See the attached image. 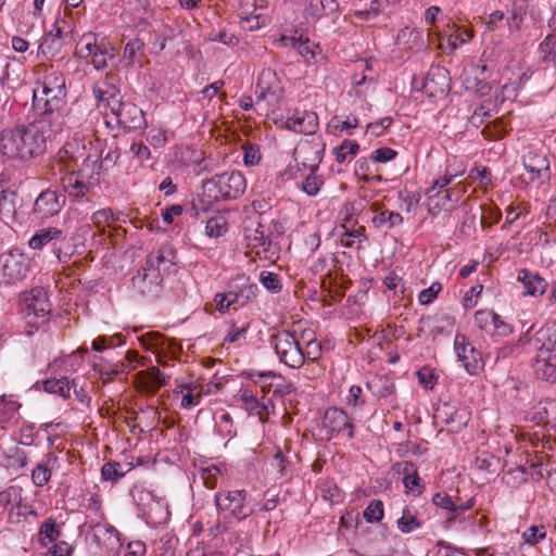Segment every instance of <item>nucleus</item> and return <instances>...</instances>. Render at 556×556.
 Masks as SVG:
<instances>
[{
  "mask_svg": "<svg viewBox=\"0 0 556 556\" xmlns=\"http://www.w3.org/2000/svg\"><path fill=\"white\" fill-rule=\"evenodd\" d=\"M291 41V46L304 58H314L315 51L314 48H317L313 42H311L308 39H302L291 37L289 39Z\"/></svg>",
  "mask_w": 556,
  "mask_h": 556,
  "instance_id": "nucleus-59",
  "label": "nucleus"
},
{
  "mask_svg": "<svg viewBox=\"0 0 556 556\" xmlns=\"http://www.w3.org/2000/svg\"><path fill=\"white\" fill-rule=\"evenodd\" d=\"M256 105L266 102L269 106L279 103L283 96V87L277 73L271 68H264L257 78L255 86Z\"/></svg>",
  "mask_w": 556,
  "mask_h": 556,
  "instance_id": "nucleus-10",
  "label": "nucleus"
},
{
  "mask_svg": "<svg viewBox=\"0 0 556 556\" xmlns=\"http://www.w3.org/2000/svg\"><path fill=\"white\" fill-rule=\"evenodd\" d=\"M52 476V470L47 465L38 464L31 470V481L36 486L46 485Z\"/></svg>",
  "mask_w": 556,
  "mask_h": 556,
  "instance_id": "nucleus-55",
  "label": "nucleus"
},
{
  "mask_svg": "<svg viewBox=\"0 0 556 556\" xmlns=\"http://www.w3.org/2000/svg\"><path fill=\"white\" fill-rule=\"evenodd\" d=\"M240 400L249 414L257 416H262V414L267 409V405L269 403V401L267 403L258 401L252 391H249L248 389L240 390Z\"/></svg>",
  "mask_w": 556,
  "mask_h": 556,
  "instance_id": "nucleus-33",
  "label": "nucleus"
},
{
  "mask_svg": "<svg viewBox=\"0 0 556 556\" xmlns=\"http://www.w3.org/2000/svg\"><path fill=\"white\" fill-rule=\"evenodd\" d=\"M29 264L26 255L17 249L0 255V283L14 285L26 278Z\"/></svg>",
  "mask_w": 556,
  "mask_h": 556,
  "instance_id": "nucleus-9",
  "label": "nucleus"
},
{
  "mask_svg": "<svg viewBox=\"0 0 556 556\" xmlns=\"http://www.w3.org/2000/svg\"><path fill=\"white\" fill-rule=\"evenodd\" d=\"M215 504L218 511H226L237 520H244L255 511L248 503V492L245 490L217 492Z\"/></svg>",
  "mask_w": 556,
  "mask_h": 556,
  "instance_id": "nucleus-8",
  "label": "nucleus"
},
{
  "mask_svg": "<svg viewBox=\"0 0 556 556\" xmlns=\"http://www.w3.org/2000/svg\"><path fill=\"white\" fill-rule=\"evenodd\" d=\"M65 172L66 174L62 178V185L67 194L76 199L85 197L89 191L90 185L84 180L80 170Z\"/></svg>",
  "mask_w": 556,
  "mask_h": 556,
  "instance_id": "nucleus-25",
  "label": "nucleus"
},
{
  "mask_svg": "<svg viewBox=\"0 0 556 556\" xmlns=\"http://www.w3.org/2000/svg\"><path fill=\"white\" fill-rule=\"evenodd\" d=\"M63 230L58 227L41 228L29 239L28 245L33 250H41L52 241L61 240Z\"/></svg>",
  "mask_w": 556,
  "mask_h": 556,
  "instance_id": "nucleus-28",
  "label": "nucleus"
},
{
  "mask_svg": "<svg viewBox=\"0 0 556 556\" xmlns=\"http://www.w3.org/2000/svg\"><path fill=\"white\" fill-rule=\"evenodd\" d=\"M465 173V168L459 172L451 173L446 170L445 175L435 179L430 188L427 189L426 194L429 198H432L438 194L435 190H440L448 186L457 176H460Z\"/></svg>",
  "mask_w": 556,
  "mask_h": 556,
  "instance_id": "nucleus-50",
  "label": "nucleus"
},
{
  "mask_svg": "<svg viewBox=\"0 0 556 556\" xmlns=\"http://www.w3.org/2000/svg\"><path fill=\"white\" fill-rule=\"evenodd\" d=\"M102 479L105 481L116 482L125 476L122 465L117 462L105 463L101 468Z\"/></svg>",
  "mask_w": 556,
  "mask_h": 556,
  "instance_id": "nucleus-52",
  "label": "nucleus"
},
{
  "mask_svg": "<svg viewBox=\"0 0 556 556\" xmlns=\"http://www.w3.org/2000/svg\"><path fill=\"white\" fill-rule=\"evenodd\" d=\"M162 280V274L156 269L143 267L142 273L132 278V286L141 295H149L159 290Z\"/></svg>",
  "mask_w": 556,
  "mask_h": 556,
  "instance_id": "nucleus-22",
  "label": "nucleus"
},
{
  "mask_svg": "<svg viewBox=\"0 0 556 556\" xmlns=\"http://www.w3.org/2000/svg\"><path fill=\"white\" fill-rule=\"evenodd\" d=\"M372 223L376 227L388 225L389 228H392L403 223V216L397 212L386 210L376 215Z\"/></svg>",
  "mask_w": 556,
  "mask_h": 556,
  "instance_id": "nucleus-45",
  "label": "nucleus"
},
{
  "mask_svg": "<svg viewBox=\"0 0 556 556\" xmlns=\"http://www.w3.org/2000/svg\"><path fill=\"white\" fill-rule=\"evenodd\" d=\"M358 126V119L355 116H348L345 119H342L341 116H333L328 125L327 128L329 132L336 134V132H342V131H350Z\"/></svg>",
  "mask_w": 556,
  "mask_h": 556,
  "instance_id": "nucleus-39",
  "label": "nucleus"
},
{
  "mask_svg": "<svg viewBox=\"0 0 556 556\" xmlns=\"http://www.w3.org/2000/svg\"><path fill=\"white\" fill-rule=\"evenodd\" d=\"M523 165L530 174V180L549 178V162L545 154L529 152L523 156Z\"/></svg>",
  "mask_w": 556,
  "mask_h": 556,
  "instance_id": "nucleus-23",
  "label": "nucleus"
},
{
  "mask_svg": "<svg viewBox=\"0 0 556 556\" xmlns=\"http://www.w3.org/2000/svg\"><path fill=\"white\" fill-rule=\"evenodd\" d=\"M285 126L294 132L311 135L318 127V117L316 113L311 111H294L286 118Z\"/></svg>",
  "mask_w": 556,
  "mask_h": 556,
  "instance_id": "nucleus-19",
  "label": "nucleus"
},
{
  "mask_svg": "<svg viewBox=\"0 0 556 556\" xmlns=\"http://www.w3.org/2000/svg\"><path fill=\"white\" fill-rule=\"evenodd\" d=\"M176 252L169 245H162L156 251H152L146 260V266L150 269H156L160 274L162 270H168L174 264Z\"/></svg>",
  "mask_w": 556,
  "mask_h": 556,
  "instance_id": "nucleus-24",
  "label": "nucleus"
},
{
  "mask_svg": "<svg viewBox=\"0 0 556 556\" xmlns=\"http://www.w3.org/2000/svg\"><path fill=\"white\" fill-rule=\"evenodd\" d=\"M546 538V530L544 526H531L523 533L522 539L526 544L531 546L536 545L539 542Z\"/></svg>",
  "mask_w": 556,
  "mask_h": 556,
  "instance_id": "nucleus-54",
  "label": "nucleus"
},
{
  "mask_svg": "<svg viewBox=\"0 0 556 556\" xmlns=\"http://www.w3.org/2000/svg\"><path fill=\"white\" fill-rule=\"evenodd\" d=\"M538 420L544 424H556V400H545L536 407Z\"/></svg>",
  "mask_w": 556,
  "mask_h": 556,
  "instance_id": "nucleus-42",
  "label": "nucleus"
},
{
  "mask_svg": "<svg viewBox=\"0 0 556 556\" xmlns=\"http://www.w3.org/2000/svg\"><path fill=\"white\" fill-rule=\"evenodd\" d=\"M364 228H359L352 231H345L341 237V244L345 248H361L362 242L365 240V236L363 235Z\"/></svg>",
  "mask_w": 556,
  "mask_h": 556,
  "instance_id": "nucleus-61",
  "label": "nucleus"
},
{
  "mask_svg": "<svg viewBox=\"0 0 556 556\" xmlns=\"http://www.w3.org/2000/svg\"><path fill=\"white\" fill-rule=\"evenodd\" d=\"M93 96L100 110H110V113L122 102L119 89L108 78L93 87Z\"/></svg>",
  "mask_w": 556,
  "mask_h": 556,
  "instance_id": "nucleus-18",
  "label": "nucleus"
},
{
  "mask_svg": "<svg viewBox=\"0 0 556 556\" xmlns=\"http://www.w3.org/2000/svg\"><path fill=\"white\" fill-rule=\"evenodd\" d=\"M321 430L328 440L342 437L348 440L354 437V427L346 413L337 407L328 408L323 417Z\"/></svg>",
  "mask_w": 556,
  "mask_h": 556,
  "instance_id": "nucleus-11",
  "label": "nucleus"
},
{
  "mask_svg": "<svg viewBox=\"0 0 556 556\" xmlns=\"http://www.w3.org/2000/svg\"><path fill=\"white\" fill-rule=\"evenodd\" d=\"M225 325L228 329L223 343L232 344L245 339L251 323L247 318H230L226 320Z\"/></svg>",
  "mask_w": 556,
  "mask_h": 556,
  "instance_id": "nucleus-27",
  "label": "nucleus"
},
{
  "mask_svg": "<svg viewBox=\"0 0 556 556\" xmlns=\"http://www.w3.org/2000/svg\"><path fill=\"white\" fill-rule=\"evenodd\" d=\"M210 40L220 42L228 47H236L239 43L238 37L232 33L227 31L226 29L211 31Z\"/></svg>",
  "mask_w": 556,
  "mask_h": 556,
  "instance_id": "nucleus-62",
  "label": "nucleus"
},
{
  "mask_svg": "<svg viewBox=\"0 0 556 556\" xmlns=\"http://www.w3.org/2000/svg\"><path fill=\"white\" fill-rule=\"evenodd\" d=\"M479 327L491 336L506 337L514 330V325L502 315H476Z\"/></svg>",
  "mask_w": 556,
  "mask_h": 556,
  "instance_id": "nucleus-21",
  "label": "nucleus"
},
{
  "mask_svg": "<svg viewBox=\"0 0 556 556\" xmlns=\"http://www.w3.org/2000/svg\"><path fill=\"white\" fill-rule=\"evenodd\" d=\"M359 144L356 141L343 140L340 146L333 149L336 161L340 164L352 160L358 152Z\"/></svg>",
  "mask_w": 556,
  "mask_h": 556,
  "instance_id": "nucleus-36",
  "label": "nucleus"
},
{
  "mask_svg": "<svg viewBox=\"0 0 556 556\" xmlns=\"http://www.w3.org/2000/svg\"><path fill=\"white\" fill-rule=\"evenodd\" d=\"M396 526L402 533H410L421 527L417 518V511L410 507H405L402 516L396 520Z\"/></svg>",
  "mask_w": 556,
  "mask_h": 556,
  "instance_id": "nucleus-34",
  "label": "nucleus"
},
{
  "mask_svg": "<svg viewBox=\"0 0 556 556\" xmlns=\"http://www.w3.org/2000/svg\"><path fill=\"white\" fill-rule=\"evenodd\" d=\"M39 535L42 544L53 543L59 539L60 530L56 523L50 519L42 522Z\"/></svg>",
  "mask_w": 556,
  "mask_h": 556,
  "instance_id": "nucleus-51",
  "label": "nucleus"
},
{
  "mask_svg": "<svg viewBox=\"0 0 556 556\" xmlns=\"http://www.w3.org/2000/svg\"><path fill=\"white\" fill-rule=\"evenodd\" d=\"M441 291L442 285L439 281H434L429 288L419 292L418 301L421 305H428L437 299Z\"/></svg>",
  "mask_w": 556,
  "mask_h": 556,
  "instance_id": "nucleus-60",
  "label": "nucleus"
},
{
  "mask_svg": "<svg viewBox=\"0 0 556 556\" xmlns=\"http://www.w3.org/2000/svg\"><path fill=\"white\" fill-rule=\"evenodd\" d=\"M91 151V141L74 137L64 143L54 159L62 166V170H76L79 163L83 167H94L99 163V156L97 151L94 153Z\"/></svg>",
  "mask_w": 556,
  "mask_h": 556,
  "instance_id": "nucleus-5",
  "label": "nucleus"
},
{
  "mask_svg": "<svg viewBox=\"0 0 556 556\" xmlns=\"http://www.w3.org/2000/svg\"><path fill=\"white\" fill-rule=\"evenodd\" d=\"M518 280L522 282L526 295H542L547 288V282L538 273L528 269H520L518 271Z\"/></svg>",
  "mask_w": 556,
  "mask_h": 556,
  "instance_id": "nucleus-26",
  "label": "nucleus"
},
{
  "mask_svg": "<svg viewBox=\"0 0 556 556\" xmlns=\"http://www.w3.org/2000/svg\"><path fill=\"white\" fill-rule=\"evenodd\" d=\"M538 341L542 342L531 361V368L536 379L547 383H556V327L539 332Z\"/></svg>",
  "mask_w": 556,
  "mask_h": 556,
  "instance_id": "nucleus-3",
  "label": "nucleus"
},
{
  "mask_svg": "<svg viewBox=\"0 0 556 556\" xmlns=\"http://www.w3.org/2000/svg\"><path fill=\"white\" fill-rule=\"evenodd\" d=\"M22 502V489L18 486H9L0 492V506L13 509Z\"/></svg>",
  "mask_w": 556,
  "mask_h": 556,
  "instance_id": "nucleus-43",
  "label": "nucleus"
},
{
  "mask_svg": "<svg viewBox=\"0 0 556 556\" xmlns=\"http://www.w3.org/2000/svg\"><path fill=\"white\" fill-rule=\"evenodd\" d=\"M53 130V122L40 116L29 123L16 124L0 131V153L10 160L28 162L47 151V142Z\"/></svg>",
  "mask_w": 556,
  "mask_h": 556,
  "instance_id": "nucleus-1",
  "label": "nucleus"
},
{
  "mask_svg": "<svg viewBox=\"0 0 556 556\" xmlns=\"http://www.w3.org/2000/svg\"><path fill=\"white\" fill-rule=\"evenodd\" d=\"M454 349L469 375H477L483 369L484 363L481 353L471 345L464 334H456Z\"/></svg>",
  "mask_w": 556,
  "mask_h": 556,
  "instance_id": "nucleus-14",
  "label": "nucleus"
},
{
  "mask_svg": "<svg viewBox=\"0 0 556 556\" xmlns=\"http://www.w3.org/2000/svg\"><path fill=\"white\" fill-rule=\"evenodd\" d=\"M244 240L251 250L262 248L269 251L271 240L265 225L258 219H249L243 228Z\"/></svg>",
  "mask_w": 556,
  "mask_h": 556,
  "instance_id": "nucleus-17",
  "label": "nucleus"
},
{
  "mask_svg": "<svg viewBox=\"0 0 556 556\" xmlns=\"http://www.w3.org/2000/svg\"><path fill=\"white\" fill-rule=\"evenodd\" d=\"M144 375V388L150 393H155L162 386L165 384V377L157 367H151Z\"/></svg>",
  "mask_w": 556,
  "mask_h": 556,
  "instance_id": "nucleus-41",
  "label": "nucleus"
},
{
  "mask_svg": "<svg viewBox=\"0 0 556 556\" xmlns=\"http://www.w3.org/2000/svg\"><path fill=\"white\" fill-rule=\"evenodd\" d=\"M540 51L543 54V62H554V55L556 53V34L545 37V39L540 43Z\"/></svg>",
  "mask_w": 556,
  "mask_h": 556,
  "instance_id": "nucleus-56",
  "label": "nucleus"
},
{
  "mask_svg": "<svg viewBox=\"0 0 556 556\" xmlns=\"http://www.w3.org/2000/svg\"><path fill=\"white\" fill-rule=\"evenodd\" d=\"M68 38V33H63L59 26L53 25V28L45 35L39 46V51L43 55L52 59L62 52V49L67 43Z\"/></svg>",
  "mask_w": 556,
  "mask_h": 556,
  "instance_id": "nucleus-20",
  "label": "nucleus"
},
{
  "mask_svg": "<svg viewBox=\"0 0 556 556\" xmlns=\"http://www.w3.org/2000/svg\"><path fill=\"white\" fill-rule=\"evenodd\" d=\"M66 198L56 190L46 189L35 199L31 215L38 220H47L56 216L64 207Z\"/></svg>",
  "mask_w": 556,
  "mask_h": 556,
  "instance_id": "nucleus-12",
  "label": "nucleus"
},
{
  "mask_svg": "<svg viewBox=\"0 0 556 556\" xmlns=\"http://www.w3.org/2000/svg\"><path fill=\"white\" fill-rule=\"evenodd\" d=\"M227 230L226 218L222 215L211 217L205 225V235L210 238H218Z\"/></svg>",
  "mask_w": 556,
  "mask_h": 556,
  "instance_id": "nucleus-46",
  "label": "nucleus"
},
{
  "mask_svg": "<svg viewBox=\"0 0 556 556\" xmlns=\"http://www.w3.org/2000/svg\"><path fill=\"white\" fill-rule=\"evenodd\" d=\"M257 290V285L252 282L249 277L238 275L229 282L226 292L215 295L216 308L220 313L225 309H241L255 299Z\"/></svg>",
  "mask_w": 556,
  "mask_h": 556,
  "instance_id": "nucleus-6",
  "label": "nucleus"
},
{
  "mask_svg": "<svg viewBox=\"0 0 556 556\" xmlns=\"http://www.w3.org/2000/svg\"><path fill=\"white\" fill-rule=\"evenodd\" d=\"M92 534L99 545L114 547L118 543L117 531L109 523H97L92 527Z\"/></svg>",
  "mask_w": 556,
  "mask_h": 556,
  "instance_id": "nucleus-32",
  "label": "nucleus"
},
{
  "mask_svg": "<svg viewBox=\"0 0 556 556\" xmlns=\"http://www.w3.org/2000/svg\"><path fill=\"white\" fill-rule=\"evenodd\" d=\"M202 187L204 193H206L210 199L214 201H227L242 195L247 188V181L242 173L230 170L205 179Z\"/></svg>",
  "mask_w": 556,
  "mask_h": 556,
  "instance_id": "nucleus-4",
  "label": "nucleus"
},
{
  "mask_svg": "<svg viewBox=\"0 0 556 556\" xmlns=\"http://www.w3.org/2000/svg\"><path fill=\"white\" fill-rule=\"evenodd\" d=\"M404 473L403 482L406 489L414 491L415 486H419L420 478L417 473L415 465L410 462H403L400 464Z\"/></svg>",
  "mask_w": 556,
  "mask_h": 556,
  "instance_id": "nucleus-48",
  "label": "nucleus"
},
{
  "mask_svg": "<svg viewBox=\"0 0 556 556\" xmlns=\"http://www.w3.org/2000/svg\"><path fill=\"white\" fill-rule=\"evenodd\" d=\"M318 169V165H314L311 168V173L306 176V178L302 182V190L309 197L316 195L320 187L324 184L321 176L316 174Z\"/></svg>",
  "mask_w": 556,
  "mask_h": 556,
  "instance_id": "nucleus-44",
  "label": "nucleus"
},
{
  "mask_svg": "<svg viewBox=\"0 0 556 556\" xmlns=\"http://www.w3.org/2000/svg\"><path fill=\"white\" fill-rule=\"evenodd\" d=\"M20 404L15 401H5L3 396L0 397V427L4 428L5 425L13 422L16 418Z\"/></svg>",
  "mask_w": 556,
  "mask_h": 556,
  "instance_id": "nucleus-38",
  "label": "nucleus"
},
{
  "mask_svg": "<svg viewBox=\"0 0 556 556\" xmlns=\"http://www.w3.org/2000/svg\"><path fill=\"white\" fill-rule=\"evenodd\" d=\"M368 390L379 399H388L395 393V383L389 376H375L366 383Z\"/></svg>",
  "mask_w": 556,
  "mask_h": 556,
  "instance_id": "nucleus-29",
  "label": "nucleus"
},
{
  "mask_svg": "<svg viewBox=\"0 0 556 556\" xmlns=\"http://www.w3.org/2000/svg\"><path fill=\"white\" fill-rule=\"evenodd\" d=\"M18 305L25 313H51V303L43 287H34L21 292Z\"/></svg>",
  "mask_w": 556,
  "mask_h": 556,
  "instance_id": "nucleus-15",
  "label": "nucleus"
},
{
  "mask_svg": "<svg viewBox=\"0 0 556 556\" xmlns=\"http://www.w3.org/2000/svg\"><path fill=\"white\" fill-rule=\"evenodd\" d=\"M451 78L443 66H431L424 81V90L430 97L444 96L450 90Z\"/></svg>",
  "mask_w": 556,
  "mask_h": 556,
  "instance_id": "nucleus-16",
  "label": "nucleus"
},
{
  "mask_svg": "<svg viewBox=\"0 0 556 556\" xmlns=\"http://www.w3.org/2000/svg\"><path fill=\"white\" fill-rule=\"evenodd\" d=\"M132 10L139 20L136 26L146 27L149 18L152 16L150 0H135Z\"/></svg>",
  "mask_w": 556,
  "mask_h": 556,
  "instance_id": "nucleus-47",
  "label": "nucleus"
},
{
  "mask_svg": "<svg viewBox=\"0 0 556 556\" xmlns=\"http://www.w3.org/2000/svg\"><path fill=\"white\" fill-rule=\"evenodd\" d=\"M448 409H453L450 416L445 419L446 424L452 425L453 430L458 431L463 429L469 420V414L466 409H455L454 407L447 406Z\"/></svg>",
  "mask_w": 556,
  "mask_h": 556,
  "instance_id": "nucleus-53",
  "label": "nucleus"
},
{
  "mask_svg": "<svg viewBox=\"0 0 556 556\" xmlns=\"http://www.w3.org/2000/svg\"><path fill=\"white\" fill-rule=\"evenodd\" d=\"M180 160L185 166H193L197 175L211 170L205 163V154L202 150L187 147L181 151Z\"/></svg>",
  "mask_w": 556,
  "mask_h": 556,
  "instance_id": "nucleus-30",
  "label": "nucleus"
},
{
  "mask_svg": "<svg viewBox=\"0 0 556 556\" xmlns=\"http://www.w3.org/2000/svg\"><path fill=\"white\" fill-rule=\"evenodd\" d=\"M260 281L264 288L273 293L279 292L282 288L280 277L271 271H262L260 275Z\"/></svg>",
  "mask_w": 556,
  "mask_h": 556,
  "instance_id": "nucleus-57",
  "label": "nucleus"
},
{
  "mask_svg": "<svg viewBox=\"0 0 556 556\" xmlns=\"http://www.w3.org/2000/svg\"><path fill=\"white\" fill-rule=\"evenodd\" d=\"M43 390L48 393L58 394L63 399H68L71 394V382L66 377L47 379L43 382Z\"/></svg>",
  "mask_w": 556,
  "mask_h": 556,
  "instance_id": "nucleus-35",
  "label": "nucleus"
},
{
  "mask_svg": "<svg viewBox=\"0 0 556 556\" xmlns=\"http://www.w3.org/2000/svg\"><path fill=\"white\" fill-rule=\"evenodd\" d=\"M144 43L141 39L135 38L125 45L123 62L126 66H132L138 55L142 54Z\"/></svg>",
  "mask_w": 556,
  "mask_h": 556,
  "instance_id": "nucleus-40",
  "label": "nucleus"
},
{
  "mask_svg": "<svg viewBox=\"0 0 556 556\" xmlns=\"http://www.w3.org/2000/svg\"><path fill=\"white\" fill-rule=\"evenodd\" d=\"M383 503L380 500H372L363 511V517L367 522H379L383 518Z\"/></svg>",
  "mask_w": 556,
  "mask_h": 556,
  "instance_id": "nucleus-49",
  "label": "nucleus"
},
{
  "mask_svg": "<svg viewBox=\"0 0 556 556\" xmlns=\"http://www.w3.org/2000/svg\"><path fill=\"white\" fill-rule=\"evenodd\" d=\"M397 155V152L389 147H381L376 149L370 159L376 163H387L394 160Z\"/></svg>",
  "mask_w": 556,
  "mask_h": 556,
  "instance_id": "nucleus-63",
  "label": "nucleus"
},
{
  "mask_svg": "<svg viewBox=\"0 0 556 556\" xmlns=\"http://www.w3.org/2000/svg\"><path fill=\"white\" fill-rule=\"evenodd\" d=\"M106 117H112L115 123L128 130H138L147 126L143 111L130 101H122Z\"/></svg>",
  "mask_w": 556,
  "mask_h": 556,
  "instance_id": "nucleus-13",
  "label": "nucleus"
},
{
  "mask_svg": "<svg viewBox=\"0 0 556 556\" xmlns=\"http://www.w3.org/2000/svg\"><path fill=\"white\" fill-rule=\"evenodd\" d=\"M17 193L12 190L0 191V217L8 225L9 222L15 220Z\"/></svg>",
  "mask_w": 556,
  "mask_h": 556,
  "instance_id": "nucleus-31",
  "label": "nucleus"
},
{
  "mask_svg": "<svg viewBox=\"0 0 556 556\" xmlns=\"http://www.w3.org/2000/svg\"><path fill=\"white\" fill-rule=\"evenodd\" d=\"M40 90H34V99L37 104H43L42 117L53 122V130L61 132L66 126L67 101L66 84L63 73L50 67L46 71Z\"/></svg>",
  "mask_w": 556,
  "mask_h": 556,
  "instance_id": "nucleus-2",
  "label": "nucleus"
},
{
  "mask_svg": "<svg viewBox=\"0 0 556 556\" xmlns=\"http://www.w3.org/2000/svg\"><path fill=\"white\" fill-rule=\"evenodd\" d=\"M146 553V545L141 541H132L122 551L121 556H143Z\"/></svg>",
  "mask_w": 556,
  "mask_h": 556,
  "instance_id": "nucleus-64",
  "label": "nucleus"
},
{
  "mask_svg": "<svg viewBox=\"0 0 556 556\" xmlns=\"http://www.w3.org/2000/svg\"><path fill=\"white\" fill-rule=\"evenodd\" d=\"M277 356L280 362L291 368H300L304 362L305 356L300 343L289 330L278 331L270 337Z\"/></svg>",
  "mask_w": 556,
  "mask_h": 556,
  "instance_id": "nucleus-7",
  "label": "nucleus"
},
{
  "mask_svg": "<svg viewBox=\"0 0 556 556\" xmlns=\"http://www.w3.org/2000/svg\"><path fill=\"white\" fill-rule=\"evenodd\" d=\"M97 38L93 34H85L76 46V55L83 59H89L93 52L99 49Z\"/></svg>",
  "mask_w": 556,
  "mask_h": 556,
  "instance_id": "nucleus-37",
  "label": "nucleus"
},
{
  "mask_svg": "<svg viewBox=\"0 0 556 556\" xmlns=\"http://www.w3.org/2000/svg\"><path fill=\"white\" fill-rule=\"evenodd\" d=\"M112 56L113 54L110 49L104 43H100L99 49L89 59L96 70H102L108 65V60Z\"/></svg>",
  "mask_w": 556,
  "mask_h": 556,
  "instance_id": "nucleus-58",
  "label": "nucleus"
}]
</instances>
